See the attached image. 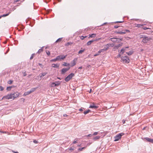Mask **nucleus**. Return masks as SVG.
Masks as SVG:
<instances>
[{"instance_id": "obj_58", "label": "nucleus", "mask_w": 153, "mask_h": 153, "mask_svg": "<svg viewBox=\"0 0 153 153\" xmlns=\"http://www.w3.org/2000/svg\"><path fill=\"white\" fill-rule=\"evenodd\" d=\"M92 135L91 134H89L88 135H87V137H91L92 136Z\"/></svg>"}, {"instance_id": "obj_4", "label": "nucleus", "mask_w": 153, "mask_h": 153, "mask_svg": "<svg viewBox=\"0 0 153 153\" xmlns=\"http://www.w3.org/2000/svg\"><path fill=\"white\" fill-rule=\"evenodd\" d=\"M124 134L123 133H119L117 134L114 137L115 139L114 141H116L119 140L121 138V137Z\"/></svg>"}, {"instance_id": "obj_21", "label": "nucleus", "mask_w": 153, "mask_h": 153, "mask_svg": "<svg viewBox=\"0 0 153 153\" xmlns=\"http://www.w3.org/2000/svg\"><path fill=\"white\" fill-rule=\"evenodd\" d=\"M70 65V64L69 63H67L66 62H64L62 64V65L65 66H68Z\"/></svg>"}, {"instance_id": "obj_9", "label": "nucleus", "mask_w": 153, "mask_h": 153, "mask_svg": "<svg viewBox=\"0 0 153 153\" xmlns=\"http://www.w3.org/2000/svg\"><path fill=\"white\" fill-rule=\"evenodd\" d=\"M77 60V58H75L71 62L70 64L71 67H73L76 65Z\"/></svg>"}, {"instance_id": "obj_26", "label": "nucleus", "mask_w": 153, "mask_h": 153, "mask_svg": "<svg viewBox=\"0 0 153 153\" xmlns=\"http://www.w3.org/2000/svg\"><path fill=\"white\" fill-rule=\"evenodd\" d=\"M10 13V12H9L8 13L4 14L2 16H1V18L2 17H5L6 16H8Z\"/></svg>"}, {"instance_id": "obj_55", "label": "nucleus", "mask_w": 153, "mask_h": 153, "mask_svg": "<svg viewBox=\"0 0 153 153\" xmlns=\"http://www.w3.org/2000/svg\"><path fill=\"white\" fill-rule=\"evenodd\" d=\"M23 76H26L27 75V74L26 73L25 71V72H24V73H23Z\"/></svg>"}, {"instance_id": "obj_36", "label": "nucleus", "mask_w": 153, "mask_h": 153, "mask_svg": "<svg viewBox=\"0 0 153 153\" xmlns=\"http://www.w3.org/2000/svg\"><path fill=\"white\" fill-rule=\"evenodd\" d=\"M35 54L34 53H33L32 55H31V56H30V60H31L33 58V56H34L35 55Z\"/></svg>"}, {"instance_id": "obj_40", "label": "nucleus", "mask_w": 153, "mask_h": 153, "mask_svg": "<svg viewBox=\"0 0 153 153\" xmlns=\"http://www.w3.org/2000/svg\"><path fill=\"white\" fill-rule=\"evenodd\" d=\"M87 37V36H81V37H80V39H82V40H83L84 39V38H85Z\"/></svg>"}, {"instance_id": "obj_27", "label": "nucleus", "mask_w": 153, "mask_h": 153, "mask_svg": "<svg viewBox=\"0 0 153 153\" xmlns=\"http://www.w3.org/2000/svg\"><path fill=\"white\" fill-rule=\"evenodd\" d=\"M91 111V110L89 109H88V110L86 111H84L83 112V113L85 114H87L89 112H90Z\"/></svg>"}, {"instance_id": "obj_32", "label": "nucleus", "mask_w": 153, "mask_h": 153, "mask_svg": "<svg viewBox=\"0 0 153 153\" xmlns=\"http://www.w3.org/2000/svg\"><path fill=\"white\" fill-rule=\"evenodd\" d=\"M86 148V147H82V148H80L78 149V150L79 151H82L83 149H84Z\"/></svg>"}, {"instance_id": "obj_61", "label": "nucleus", "mask_w": 153, "mask_h": 153, "mask_svg": "<svg viewBox=\"0 0 153 153\" xmlns=\"http://www.w3.org/2000/svg\"><path fill=\"white\" fill-rule=\"evenodd\" d=\"M63 116L64 117H67V115L66 114H64L63 115Z\"/></svg>"}, {"instance_id": "obj_17", "label": "nucleus", "mask_w": 153, "mask_h": 153, "mask_svg": "<svg viewBox=\"0 0 153 153\" xmlns=\"http://www.w3.org/2000/svg\"><path fill=\"white\" fill-rule=\"evenodd\" d=\"M52 67L55 68H57L59 67V65L57 64H53L52 65Z\"/></svg>"}, {"instance_id": "obj_7", "label": "nucleus", "mask_w": 153, "mask_h": 153, "mask_svg": "<svg viewBox=\"0 0 153 153\" xmlns=\"http://www.w3.org/2000/svg\"><path fill=\"white\" fill-rule=\"evenodd\" d=\"M12 93H11L10 94H7L6 96H4L3 97L2 99L5 98L7 100L10 99H13V97L12 96Z\"/></svg>"}, {"instance_id": "obj_15", "label": "nucleus", "mask_w": 153, "mask_h": 153, "mask_svg": "<svg viewBox=\"0 0 153 153\" xmlns=\"http://www.w3.org/2000/svg\"><path fill=\"white\" fill-rule=\"evenodd\" d=\"M148 142H151L153 143V139H151L148 137H146L144 138Z\"/></svg>"}, {"instance_id": "obj_52", "label": "nucleus", "mask_w": 153, "mask_h": 153, "mask_svg": "<svg viewBox=\"0 0 153 153\" xmlns=\"http://www.w3.org/2000/svg\"><path fill=\"white\" fill-rule=\"evenodd\" d=\"M122 55L120 53L119 54H118L117 55V58L120 57H121V56Z\"/></svg>"}, {"instance_id": "obj_5", "label": "nucleus", "mask_w": 153, "mask_h": 153, "mask_svg": "<svg viewBox=\"0 0 153 153\" xmlns=\"http://www.w3.org/2000/svg\"><path fill=\"white\" fill-rule=\"evenodd\" d=\"M141 38H143L142 42L145 43H146L150 40L152 39L151 38H148V37L145 36H143Z\"/></svg>"}, {"instance_id": "obj_2", "label": "nucleus", "mask_w": 153, "mask_h": 153, "mask_svg": "<svg viewBox=\"0 0 153 153\" xmlns=\"http://www.w3.org/2000/svg\"><path fill=\"white\" fill-rule=\"evenodd\" d=\"M74 74L71 73L65 77V80L66 82H68L74 76Z\"/></svg>"}, {"instance_id": "obj_56", "label": "nucleus", "mask_w": 153, "mask_h": 153, "mask_svg": "<svg viewBox=\"0 0 153 153\" xmlns=\"http://www.w3.org/2000/svg\"><path fill=\"white\" fill-rule=\"evenodd\" d=\"M75 139L74 140V141L73 142V144H75L76 143H77V141L75 140Z\"/></svg>"}, {"instance_id": "obj_63", "label": "nucleus", "mask_w": 153, "mask_h": 153, "mask_svg": "<svg viewBox=\"0 0 153 153\" xmlns=\"http://www.w3.org/2000/svg\"><path fill=\"white\" fill-rule=\"evenodd\" d=\"M100 51H101V52H103V51H104V50H102V49L100 50Z\"/></svg>"}, {"instance_id": "obj_16", "label": "nucleus", "mask_w": 153, "mask_h": 153, "mask_svg": "<svg viewBox=\"0 0 153 153\" xmlns=\"http://www.w3.org/2000/svg\"><path fill=\"white\" fill-rule=\"evenodd\" d=\"M38 88V87H36V88H32L30 91L31 93H32L34 91Z\"/></svg>"}, {"instance_id": "obj_25", "label": "nucleus", "mask_w": 153, "mask_h": 153, "mask_svg": "<svg viewBox=\"0 0 153 153\" xmlns=\"http://www.w3.org/2000/svg\"><path fill=\"white\" fill-rule=\"evenodd\" d=\"M101 52V51H99L96 54H95L94 55V56H96L99 55L100 54V53Z\"/></svg>"}, {"instance_id": "obj_39", "label": "nucleus", "mask_w": 153, "mask_h": 153, "mask_svg": "<svg viewBox=\"0 0 153 153\" xmlns=\"http://www.w3.org/2000/svg\"><path fill=\"white\" fill-rule=\"evenodd\" d=\"M123 45V43H120L116 47H117V48H119V47L122 46Z\"/></svg>"}, {"instance_id": "obj_30", "label": "nucleus", "mask_w": 153, "mask_h": 153, "mask_svg": "<svg viewBox=\"0 0 153 153\" xmlns=\"http://www.w3.org/2000/svg\"><path fill=\"white\" fill-rule=\"evenodd\" d=\"M12 86L7 87V90L8 91H10L11 90V88H12Z\"/></svg>"}, {"instance_id": "obj_45", "label": "nucleus", "mask_w": 153, "mask_h": 153, "mask_svg": "<svg viewBox=\"0 0 153 153\" xmlns=\"http://www.w3.org/2000/svg\"><path fill=\"white\" fill-rule=\"evenodd\" d=\"M4 90V88L2 86H0V90L2 91Z\"/></svg>"}, {"instance_id": "obj_44", "label": "nucleus", "mask_w": 153, "mask_h": 153, "mask_svg": "<svg viewBox=\"0 0 153 153\" xmlns=\"http://www.w3.org/2000/svg\"><path fill=\"white\" fill-rule=\"evenodd\" d=\"M123 22H124V21H117V22H114V23H121Z\"/></svg>"}, {"instance_id": "obj_47", "label": "nucleus", "mask_w": 153, "mask_h": 153, "mask_svg": "<svg viewBox=\"0 0 153 153\" xmlns=\"http://www.w3.org/2000/svg\"><path fill=\"white\" fill-rule=\"evenodd\" d=\"M98 133V132H94L93 134H92V135H97Z\"/></svg>"}, {"instance_id": "obj_3", "label": "nucleus", "mask_w": 153, "mask_h": 153, "mask_svg": "<svg viewBox=\"0 0 153 153\" xmlns=\"http://www.w3.org/2000/svg\"><path fill=\"white\" fill-rule=\"evenodd\" d=\"M123 40V38H111L110 40L113 42L120 43Z\"/></svg>"}, {"instance_id": "obj_62", "label": "nucleus", "mask_w": 153, "mask_h": 153, "mask_svg": "<svg viewBox=\"0 0 153 153\" xmlns=\"http://www.w3.org/2000/svg\"><path fill=\"white\" fill-rule=\"evenodd\" d=\"M82 67L81 66V67H79L78 68L79 69H82Z\"/></svg>"}, {"instance_id": "obj_22", "label": "nucleus", "mask_w": 153, "mask_h": 153, "mask_svg": "<svg viewBox=\"0 0 153 153\" xmlns=\"http://www.w3.org/2000/svg\"><path fill=\"white\" fill-rule=\"evenodd\" d=\"M30 93H31L30 92V91H28L25 92L24 93V94L23 95L24 96H26L27 95L30 94Z\"/></svg>"}, {"instance_id": "obj_23", "label": "nucleus", "mask_w": 153, "mask_h": 153, "mask_svg": "<svg viewBox=\"0 0 153 153\" xmlns=\"http://www.w3.org/2000/svg\"><path fill=\"white\" fill-rule=\"evenodd\" d=\"M47 74V73H41V75L40 76V78H42L43 76H45L46 74Z\"/></svg>"}, {"instance_id": "obj_28", "label": "nucleus", "mask_w": 153, "mask_h": 153, "mask_svg": "<svg viewBox=\"0 0 153 153\" xmlns=\"http://www.w3.org/2000/svg\"><path fill=\"white\" fill-rule=\"evenodd\" d=\"M62 38H59L57 39L55 42V43H57L59 42H60L62 39Z\"/></svg>"}, {"instance_id": "obj_19", "label": "nucleus", "mask_w": 153, "mask_h": 153, "mask_svg": "<svg viewBox=\"0 0 153 153\" xmlns=\"http://www.w3.org/2000/svg\"><path fill=\"white\" fill-rule=\"evenodd\" d=\"M125 49L124 48H122L120 51V53L122 55L124 53L125 51Z\"/></svg>"}, {"instance_id": "obj_51", "label": "nucleus", "mask_w": 153, "mask_h": 153, "mask_svg": "<svg viewBox=\"0 0 153 153\" xmlns=\"http://www.w3.org/2000/svg\"><path fill=\"white\" fill-rule=\"evenodd\" d=\"M111 45V44H108L106 45L105 46L106 47H108V48H109V47Z\"/></svg>"}, {"instance_id": "obj_35", "label": "nucleus", "mask_w": 153, "mask_h": 153, "mask_svg": "<svg viewBox=\"0 0 153 153\" xmlns=\"http://www.w3.org/2000/svg\"><path fill=\"white\" fill-rule=\"evenodd\" d=\"M85 51V50L83 49V50H80L78 52L79 54H81L83 52Z\"/></svg>"}, {"instance_id": "obj_20", "label": "nucleus", "mask_w": 153, "mask_h": 153, "mask_svg": "<svg viewBox=\"0 0 153 153\" xmlns=\"http://www.w3.org/2000/svg\"><path fill=\"white\" fill-rule=\"evenodd\" d=\"M100 136H97L94 137L93 139L94 141H96L98 140L100 138Z\"/></svg>"}, {"instance_id": "obj_50", "label": "nucleus", "mask_w": 153, "mask_h": 153, "mask_svg": "<svg viewBox=\"0 0 153 153\" xmlns=\"http://www.w3.org/2000/svg\"><path fill=\"white\" fill-rule=\"evenodd\" d=\"M33 142L35 143H38V140H34Z\"/></svg>"}, {"instance_id": "obj_42", "label": "nucleus", "mask_w": 153, "mask_h": 153, "mask_svg": "<svg viewBox=\"0 0 153 153\" xmlns=\"http://www.w3.org/2000/svg\"><path fill=\"white\" fill-rule=\"evenodd\" d=\"M84 109V108L82 107H81L80 109H79V111H83V109Z\"/></svg>"}, {"instance_id": "obj_54", "label": "nucleus", "mask_w": 153, "mask_h": 153, "mask_svg": "<svg viewBox=\"0 0 153 153\" xmlns=\"http://www.w3.org/2000/svg\"><path fill=\"white\" fill-rule=\"evenodd\" d=\"M120 27L119 26H117V25H115L114 26V27L115 28H117L118 27Z\"/></svg>"}, {"instance_id": "obj_49", "label": "nucleus", "mask_w": 153, "mask_h": 153, "mask_svg": "<svg viewBox=\"0 0 153 153\" xmlns=\"http://www.w3.org/2000/svg\"><path fill=\"white\" fill-rule=\"evenodd\" d=\"M143 26V25H141V24H139V25H137V26L138 27H141Z\"/></svg>"}, {"instance_id": "obj_1", "label": "nucleus", "mask_w": 153, "mask_h": 153, "mask_svg": "<svg viewBox=\"0 0 153 153\" xmlns=\"http://www.w3.org/2000/svg\"><path fill=\"white\" fill-rule=\"evenodd\" d=\"M121 62L124 63H129L130 60L128 57L127 56H122L121 57Z\"/></svg>"}, {"instance_id": "obj_46", "label": "nucleus", "mask_w": 153, "mask_h": 153, "mask_svg": "<svg viewBox=\"0 0 153 153\" xmlns=\"http://www.w3.org/2000/svg\"><path fill=\"white\" fill-rule=\"evenodd\" d=\"M52 10H47L46 11V13H49Z\"/></svg>"}, {"instance_id": "obj_14", "label": "nucleus", "mask_w": 153, "mask_h": 153, "mask_svg": "<svg viewBox=\"0 0 153 153\" xmlns=\"http://www.w3.org/2000/svg\"><path fill=\"white\" fill-rule=\"evenodd\" d=\"M97 40H91L90 41H89L88 42H87V45H89L92 43L93 42H94V41H97Z\"/></svg>"}, {"instance_id": "obj_8", "label": "nucleus", "mask_w": 153, "mask_h": 153, "mask_svg": "<svg viewBox=\"0 0 153 153\" xmlns=\"http://www.w3.org/2000/svg\"><path fill=\"white\" fill-rule=\"evenodd\" d=\"M61 84V82L59 81H56L55 82H52L51 84V87H56L59 86Z\"/></svg>"}, {"instance_id": "obj_34", "label": "nucleus", "mask_w": 153, "mask_h": 153, "mask_svg": "<svg viewBox=\"0 0 153 153\" xmlns=\"http://www.w3.org/2000/svg\"><path fill=\"white\" fill-rule=\"evenodd\" d=\"M108 49V47H106L105 46V47L103 49H102V50H104V51H106Z\"/></svg>"}, {"instance_id": "obj_10", "label": "nucleus", "mask_w": 153, "mask_h": 153, "mask_svg": "<svg viewBox=\"0 0 153 153\" xmlns=\"http://www.w3.org/2000/svg\"><path fill=\"white\" fill-rule=\"evenodd\" d=\"M70 68V67L68 68H62L61 71V74H64L65 72L68 71Z\"/></svg>"}, {"instance_id": "obj_18", "label": "nucleus", "mask_w": 153, "mask_h": 153, "mask_svg": "<svg viewBox=\"0 0 153 153\" xmlns=\"http://www.w3.org/2000/svg\"><path fill=\"white\" fill-rule=\"evenodd\" d=\"M96 36V34L94 33L90 34H89V37L88 38L90 37L92 38L95 37Z\"/></svg>"}, {"instance_id": "obj_12", "label": "nucleus", "mask_w": 153, "mask_h": 153, "mask_svg": "<svg viewBox=\"0 0 153 153\" xmlns=\"http://www.w3.org/2000/svg\"><path fill=\"white\" fill-rule=\"evenodd\" d=\"M98 108V106L96 105L93 102L92 105H91L89 107V108L96 109Z\"/></svg>"}, {"instance_id": "obj_6", "label": "nucleus", "mask_w": 153, "mask_h": 153, "mask_svg": "<svg viewBox=\"0 0 153 153\" xmlns=\"http://www.w3.org/2000/svg\"><path fill=\"white\" fill-rule=\"evenodd\" d=\"M67 55L65 56L63 55H60L57 56L56 58L57 61H61L62 59H64L67 57Z\"/></svg>"}, {"instance_id": "obj_53", "label": "nucleus", "mask_w": 153, "mask_h": 153, "mask_svg": "<svg viewBox=\"0 0 153 153\" xmlns=\"http://www.w3.org/2000/svg\"><path fill=\"white\" fill-rule=\"evenodd\" d=\"M125 30V31L126 32H126L129 33V32H130V31L128 30Z\"/></svg>"}, {"instance_id": "obj_11", "label": "nucleus", "mask_w": 153, "mask_h": 153, "mask_svg": "<svg viewBox=\"0 0 153 153\" xmlns=\"http://www.w3.org/2000/svg\"><path fill=\"white\" fill-rule=\"evenodd\" d=\"M116 33L119 34H124L126 33V32L124 30H122V31H116L115 32Z\"/></svg>"}, {"instance_id": "obj_33", "label": "nucleus", "mask_w": 153, "mask_h": 153, "mask_svg": "<svg viewBox=\"0 0 153 153\" xmlns=\"http://www.w3.org/2000/svg\"><path fill=\"white\" fill-rule=\"evenodd\" d=\"M72 44V42H67L66 44H65V45L66 46H68L69 45H71Z\"/></svg>"}, {"instance_id": "obj_24", "label": "nucleus", "mask_w": 153, "mask_h": 153, "mask_svg": "<svg viewBox=\"0 0 153 153\" xmlns=\"http://www.w3.org/2000/svg\"><path fill=\"white\" fill-rule=\"evenodd\" d=\"M133 51H130L128 52H126V53H127L128 55L130 56L133 54Z\"/></svg>"}, {"instance_id": "obj_59", "label": "nucleus", "mask_w": 153, "mask_h": 153, "mask_svg": "<svg viewBox=\"0 0 153 153\" xmlns=\"http://www.w3.org/2000/svg\"><path fill=\"white\" fill-rule=\"evenodd\" d=\"M125 121H126V120H125L124 119L122 120V122L123 123V124H124L125 123Z\"/></svg>"}, {"instance_id": "obj_13", "label": "nucleus", "mask_w": 153, "mask_h": 153, "mask_svg": "<svg viewBox=\"0 0 153 153\" xmlns=\"http://www.w3.org/2000/svg\"><path fill=\"white\" fill-rule=\"evenodd\" d=\"M13 100L16 97H18L19 96V93L18 92H16L13 93H12Z\"/></svg>"}, {"instance_id": "obj_60", "label": "nucleus", "mask_w": 153, "mask_h": 153, "mask_svg": "<svg viewBox=\"0 0 153 153\" xmlns=\"http://www.w3.org/2000/svg\"><path fill=\"white\" fill-rule=\"evenodd\" d=\"M20 1V0H15V1H14V3H16V2H17L19 1Z\"/></svg>"}, {"instance_id": "obj_31", "label": "nucleus", "mask_w": 153, "mask_h": 153, "mask_svg": "<svg viewBox=\"0 0 153 153\" xmlns=\"http://www.w3.org/2000/svg\"><path fill=\"white\" fill-rule=\"evenodd\" d=\"M57 59L56 58H54V59H52L50 60L51 62H55L56 61H57Z\"/></svg>"}, {"instance_id": "obj_38", "label": "nucleus", "mask_w": 153, "mask_h": 153, "mask_svg": "<svg viewBox=\"0 0 153 153\" xmlns=\"http://www.w3.org/2000/svg\"><path fill=\"white\" fill-rule=\"evenodd\" d=\"M69 150H75V148L74 147H71L68 149Z\"/></svg>"}, {"instance_id": "obj_41", "label": "nucleus", "mask_w": 153, "mask_h": 153, "mask_svg": "<svg viewBox=\"0 0 153 153\" xmlns=\"http://www.w3.org/2000/svg\"><path fill=\"white\" fill-rule=\"evenodd\" d=\"M38 65L39 66H40L41 68H42L43 67V65L41 63H38Z\"/></svg>"}, {"instance_id": "obj_29", "label": "nucleus", "mask_w": 153, "mask_h": 153, "mask_svg": "<svg viewBox=\"0 0 153 153\" xmlns=\"http://www.w3.org/2000/svg\"><path fill=\"white\" fill-rule=\"evenodd\" d=\"M43 51V49L42 48H40L39 49V50L37 52V53H40L42 52Z\"/></svg>"}, {"instance_id": "obj_64", "label": "nucleus", "mask_w": 153, "mask_h": 153, "mask_svg": "<svg viewBox=\"0 0 153 153\" xmlns=\"http://www.w3.org/2000/svg\"><path fill=\"white\" fill-rule=\"evenodd\" d=\"M129 48V47H128V46H127V47H125V48Z\"/></svg>"}, {"instance_id": "obj_57", "label": "nucleus", "mask_w": 153, "mask_h": 153, "mask_svg": "<svg viewBox=\"0 0 153 153\" xmlns=\"http://www.w3.org/2000/svg\"><path fill=\"white\" fill-rule=\"evenodd\" d=\"M12 152L13 153H19L18 152H16V151H13V150H12Z\"/></svg>"}, {"instance_id": "obj_37", "label": "nucleus", "mask_w": 153, "mask_h": 153, "mask_svg": "<svg viewBox=\"0 0 153 153\" xmlns=\"http://www.w3.org/2000/svg\"><path fill=\"white\" fill-rule=\"evenodd\" d=\"M46 53L48 56H49L50 54V51H46Z\"/></svg>"}, {"instance_id": "obj_48", "label": "nucleus", "mask_w": 153, "mask_h": 153, "mask_svg": "<svg viewBox=\"0 0 153 153\" xmlns=\"http://www.w3.org/2000/svg\"><path fill=\"white\" fill-rule=\"evenodd\" d=\"M142 28H143V29L145 30H147V29H149V28H147V27H142Z\"/></svg>"}, {"instance_id": "obj_43", "label": "nucleus", "mask_w": 153, "mask_h": 153, "mask_svg": "<svg viewBox=\"0 0 153 153\" xmlns=\"http://www.w3.org/2000/svg\"><path fill=\"white\" fill-rule=\"evenodd\" d=\"M13 82V81L11 80H10L8 82V83L9 84H11Z\"/></svg>"}]
</instances>
